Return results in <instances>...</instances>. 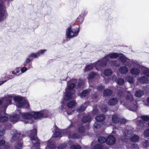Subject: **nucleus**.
I'll use <instances>...</instances> for the list:
<instances>
[{"label":"nucleus","instance_id":"obj_1","mask_svg":"<svg viewBox=\"0 0 149 149\" xmlns=\"http://www.w3.org/2000/svg\"><path fill=\"white\" fill-rule=\"evenodd\" d=\"M77 80L72 79L67 83V86L65 89V92L64 93L63 99L65 100H69L75 97V94L73 93V89L74 88L78 89L80 88L84 84L83 82L80 81L79 82L77 86L76 84L77 82Z\"/></svg>","mask_w":149,"mask_h":149},{"label":"nucleus","instance_id":"obj_2","mask_svg":"<svg viewBox=\"0 0 149 149\" xmlns=\"http://www.w3.org/2000/svg\"><path fill=\"white\" fill-rule=\"evenodd\" d=\"M126 99L127 101L124 102L120 100L121 104L130 110L133 111H137L138 107L137 104L134 101L133 96L130 93H127Z\"/></svg>","mask_w":149,"mask_h":149},{"label":"nucleus","instance_id":"obj_3","mask_svg":"<svg viewBox=\"0 0 149 149\" xmlns=\"http://www.w3.org/2000/svg\"><path fill=\"white\" fill-rule=\"evenodd\" d=\"M109 61V58L107 56L104 57L101 60H99L93 64H89L87 65L85 68V71H87L93 69L94 67L96 68L97 70L98 66L104 67L106 66L107 61Z\"/></svg>","mask_w":149,"mask_h":149},{"label":"nucleus","instance_id":"obj_4","mask_svg":"<svg viewBox=\"0 0 149 149\" xmlns=\"http://www.w3.org/2000/svg\"><path fill=\"white\" fill-rule=\"evenodd\" d=\"M11 133L13 134V136L11 141L12 142L18 141V143L15 146V148L17 149H21L22 147V141L20 133L16 130L14 129L12 130Z\"/></svg>","mask_w":149,"mask_h":149},{"label":"nucleus","instance_id":"obj_5","mask_svg":"<svg viewBox=\"0 0 149 149\" xmlns=\"http://www.w3.org/2000/svg\"><path fill=\"white\" fill-rule=\"evenodd\" d=\"M16 96H15L14 94H8L6 95L1 98L3 101V106L2 107L4 110H5L8 106L12 104V101L13 100L14 101V98Z\"/></svg>","mask_w":149,"mask_h":149},{"label":"nucleus","instance_id":"obj_6","mask_svg":"<svg viewBox=\"0 0 149 149\" xmlns=\"http://www.w3.org/2000/svg\"><path fill=\"white\" fill-rule=\"evenodd\" d=\"M14 101L16 102V106L17 107L28 108L29 107V104L28 101L26 100H23L22 97H16L14 98Z\"/></svg>","mask_w":149,"mask_h":149},{"label":"nucleus","instance_id":"obj_7","mask_svg":"<svg viewBox=\"0 0 149 149\" xmlns=\"http://www.w3.org/2000/svg\"><path fill=\"white\" fill-rule=\"evenodd\" d=\"M79 30V29H67L66 31V41H68L71 38L77 36Z\"/></svg>","mask_w":149,"mask_h":149},{"label":"nucleus","instance_id":"obj_8","mask_svg":"<svg viewBox=\"0 0 149 149\" xmlns=\"http://www.w3.org/2000/svg\"><path fill=\"white\" fill-rule=\"evenodd\" d=\"M29 137L33 144V146L37 147L39 146L40 142L37 137V130L34 129L30 131Z\"/></svg>","mask_w":149,"mask_h":149},{"label":"nucleus","instance_id":"obj_9","mask_svg":"<svg viewBox=\"0 0 149 149\" xmlns=\"http://www.w3.org/2000/svg\"><path fill=\"white\" fill-rule=\"evenodd\" d=\"M148 87V86L144 87L142 88V90H139L136 91L135 93V96L138 97H141L145 93H148L149 91Z\"/></svg>","mask_w":149,"mask_h":149},{"label":"nucleus","instance_id":"obj_10","mask_svg":"<svg viewBox=\"0 0 149 149\" xmlns=\"http://www.w3.org/2000/svg\"><path fill=\"white\" fill-rule=\"evenodd\" d=\"M118 60L119 62L120 63V65L122 64V65H126L127 62H128L129 61V59L127 58L123 54L120 53V55L118 57Z\"/></svg>","mask_w":149,"mask_h":149},{"label":"nucleus","instance_id":"obj_11","mask_svg":"<svg viewBox=\"0 0 149 149\" xmlns=\"http://www.w3.org/2000/svg\"><path fill=\"white\" fill-rule=\"evenodd\" d=\"M126 65L129 67L134 66L136 68H140L141 66L136 60H131L130 59L129 62H127Z\"/></svg>","mask_w":149,"mask_h":149},{"label":"nucleus","instance_id":"obj_12","mask_svg":"<svg viewBox=\"0 0 149 149\" xmlns=\"http://www.w3.org/2000/svg\"><path fill=\"white\" fill-rule=\"evenodd\" d=\"M47 50L46 49H40L36 53H31L28 55L29 58L33 57L34 58H37L40 55L44 54Z\"/></svg>","mask_w":149,"mask_h":149},{"label":"nucleus","instance_id":"obj_13","mask_svg":"<svg viewBox=\"0 0 149 149\" xmlns=\"http://www.w3.org/2000/svg\"><path fill=\"white\" fill-rule=\"evenodd\" d=\"M19 113L21 115L22 118L23 119L29 120L33 118L32 112H26L22 113L20 111H19Z\"/></svg>","mask_w":149,"mask_h":149},{"label":"nucleus","instance_id":"obj_14","mask_svg":"<svg viewBox=\"0 0 149 149\" xmlns=\"http://www.w3.org/2000/svg\"><path fill=\"white\" fill-rule=\"evenodd\" d=\"M140 68L141 69L144 75L149 77V69L148 68L142 66H141ZM146 101L148 104L145 103L144 104L146 105H148L149 104V97L147 98Z\"/></svg>","mask_w":149,"mask_h":149},{"label":"nucleus","instance_id":"obj_15","mask_svg":"<svg viewBox=\"0 0 149 149\" xmlns=\"http://www.w3.org/2000/svg\"><path fill=\"white\" fill-rule=\"evenodd\" d=\"M18 111V113L15 114L11 115L10 116V120L11 122L13 123H15L17 122L20 118V114L19 113Z\"/></svg>","mask_w":149,"mask_h":149},{"label":"nucleus","instance_id":"obj_16","mask_svg":"<svg viewBox=\"0 0 149 149\" xmlns=\"http://www.w3.org/2000/svg\"><path fill=\"white\" fill-rule=\"evenodd\" d=\"M46 148H47V149H54L56 148V144L53 138L48 141L47 146Z\"/></svg>","mask_w":149,"mask_h":149},{"label":"nucleus","instance_id":"obj_17","mask_svg":"<svg viewBox=\"0 0 149 149\" xmlns=\"http://www.w3.org/2000/svg\"><path fill=\"white\" fill-rule=\"evenodd\" d=\"M62 105L60 108V111L62 113L63 112V115L65 116H66L67 115H71L72 112L70 113L69 112L67 111V107L66 104L63 103V102H62Z\"/></svg>","mask_w":149,"mask_h":149},{"label":"nucleus","instance_id":"obj_18","mask_svg":"<svg viewBox=\"0 0 149 149\" xmlns=\"http://www.w3.org/2000/svg\"><path fill=\"white\" fill-rule=\"evenodd\" d=\"M116 142V139L112 135H109L107 139L106 143L109 145H113L115 144Z\"/></svg>","mask_w":149,"mask_h":149},{"label":"nucleus","instance_id":"obj_19","mask_svg":"<svg viewBox=\"0 0 149 149\" xmlns=\"http://www.w3.org/2000/svg\"><path fill=\"white\" fill-rule=\"evenodd\" d=\"M107 56L109 58V61H107V64L108 62H109L110 64L112 66L118 67L120 66V63L118 61H116V60L111 59V60H110L108 56H105L104 57ZM107 64H106L107 65Z\"/></svg>","mask_w":149,"mask_h":149},{"label":"nucleus","instance_id":"obj_20","mask_svg":"<svg viewBox=\"0 0 149 149\" xmlns=\"http://www.w3.org/2000/svg\"><path fill=\"white\" fill-rule=\"evenodd\" d=\"M65 132H66V135H67L69 138L79 139L80 137V136L77 133H74L73 134H72L70 132L67 131V130H65Z\"/></svg>","mask_w":149,"mask_h":149},{"label":"nucleus","instance_id":"obj_21","mask_svg":"<svg viewBox=\"0 0 149 149\" xmlns=\"http://www.w3.org/2000/svg\"><path fill=\"white\" fill-rule=\"evenodd\" d=\"M8 16L6 9L0 11V21H3L6 19Z\"/></svg>","mask_w":149,"mask_h":149},{"label":"nucleus","instance_id":"obj_22","mask_svg":"<svg viewBox=\"0 0 149 149\" xmlns=\"http://www.w3.org/2000/svg\"><path fill=\"white\" fill-rule=\"evenodd\" d=\"M44 113H42V111L35 112L32 111L33 118L35 119H39L43 118L44 116L43 115V114H45Z\"/></svg>","mask_w":149,"mask_h":149},{"label":"nucleus","instance_id":"obj_23","mask_svg":"<svg viewBox=\"0 0 149 149\" xmlns=\"http://www.w3.org/2000/svg\"><path fill=\"white\" fill-rule=\"evenodd\" d=\"M58 127L56 126H54L52 130V132H54L53 137H59L61 136V133L60 132L58 131Z\"/></svg>","mask_w":149,"mask_h":149},{"label":"nucleus","instance_id":"obj_24","mask_svg":"<svg viewBox=\"0 0 149 149\" xmlns=\"http://www.w3.org/2000/svg\"><path fill=\"white\" fill-rule=\"evenodd\" d=\"M133 130L130 128L127 127L123 131V134L125 136L130 137L133 134Z\"/></svg>","mask_w":149,"mask_h":149},{"label":"nucleus","instance_id":"obj_25","mask_svg":"<svg viewBox=\"0 0 149 149\" xmlns=\"http://www.w3.org/2000/svg\"><path fill=\"white\" fill-rule=\"evenodd\" d=\"M137 80L142 84L148 83L149 81L148 78L144 76L139 77L137 79Z\"/></svg>","mask_w":149,"mask_h":149},{"label":"nucleus","instance_id":"obj_26","mask_svg":"<svg viewBox=\"0 0 149 149\" xmlns=\"http://www.w3.org/2000/svg\"><path fill=\"white\" fill-rule=\"evenodd\" d=\"M118 100L116 98H112L110 99L108 101V104L111 106H113L116 104L118 102Z\"/></svg>","mask_w":149,"mask_h":149},{"label":"nucleus","instance_id":"obj_27","mask_svg":"<svg viewBox=\"0 0 149 149\" xmlns=\"http://www.w3.org/2000/svg\"><path fill=\"white\" fill-rule=\"evenodd\" d=\"M113 80L116 81L118 84L119 85H122L124 83V79L122 78H119L116 79V76H113Z\"/></svg>","mask_w":149,"mask_h":149},{"label":"nucleus","instance_id":"obj_28","mask_svg":"<svg viewBox=\"0 0 149 149\" xmlns=\"http://www.w3.org/2000/svg\"><path fill=\"white\" fill-rule=\"evenodd\" d=\"M89 125L88 124L86 126V128L85 129L84 127L82 125H80L78 129V131L79 133H83L85 132L86 130L89 129Z\"/></svg>","mask_w":149,"mask_h":149},{"label":"nucleus","instance_id":"obj_29","mask_svg":"<svg viewBox=\"0 0 149 149\" xmlns=\"http://www.w3.org/2000/svg\"><path fill=\"white\" fill-rule=\"evenodd\" d=\"M130 72L133 75H138L140 73V71L137 68H133L130 70Z\"/></svg>","mask_w":149,"mask_h":149},{"label":"nucleus","instance_id":"obj_30","mask_svg":"<svg viewBox=\"0 0 149 149\" xmlns=\"http://www.w3.org/2000/svg\"><path fill=\"white\" fill-rule=\"evenodd\" d=\"M119 71L121 74L127 73L129 71L128 68L125 66L120 67L119 69Z\"/></svg>","mask_w":149,"mask_h":149},{"label":"nucleus","instance_id":"obj_31","mask_svg":"<svg viewBox=\"0 0 149 149\" xmlns=\"http://www.w3.org/2000/svg\"><path fill=\"white\" fill-rule=\"evenodd\" d=\"M118 91L117 93V95L118 97L120 98H123L125 95V91H124L123 89L121 88L119 89V88H118Z\"/></svg>","mask_w":149,"mask_h":149},{"label":"nucleus","instance_id":"obj_32","mask_svg":"<svg viewBox=\"0 0 149 149\" xmlns=\"http://www.w3.org/2000/svg\"><path fill=\"white\" fill-rule=\"evenodd\" d=\"M105 118V116L104 115L101 114L97 116L95 118V119L97 121H99L103 123V122Z\"/></svg>","mask_w":149,"mask_h":149},{"label":"nucleus","instance_id":"obj_33","mask_svg":"<svg viewBox=\"0 0 149 149\" xmlns=\"http://www.w3.org/2000/svg\"><path fill=\"white\" fill-rule=\"evenodd\" d=\"M120 120V116L118 114H115L113 116L112 121L114 123H117L119 122Z\"/></svg>","mask_w":149,"mask_h":149},{"label":"nucleus","instance_id":"obj_34","mask_svg":"<svg viewBox=\"0 0 149 149\" xmlns=\"http://www.w3.org/2000/svg\"><path fill=\"white\" fill-rule=\"evenodd\" d=\"M82 121L83 123H89L91 121V117L89 115L85 116L82 118Z\"/></svg>","mask_w":149,"mask_h":149},{"label":"nucleus","instance_id":"obj_35","mask_svg":"<svg viewBox=\"0 0 149 149\" xmlns=\"http://www.w3.org/2000/svg\"><path fill=\"white\" fill-rule=\"evenodd\" d=\"M120 55V53H109L108 55L106 56H108L109 57L111 58H116L118 57L119 55Z\"/></svg>","mask_w":149,"mask_h":149},{"label":"nucleus","instance_id":"obj_36","mask_svg":"<svg viewBox=\"0 0 149 149\" xmlns=\"http://www.w3.org/2000/svg\"><path fill=\"white\" fill-rule=\"evenodd\" d=\"M112 93L113 92L111 90L109 89H107L104 90L103 95L104 96H109L111 95Z\"/></svg>","mask_w":149,"mask_h":149},{"label":"nucleus","instance_id":"obj_37","mask_svg":"<svg viewBox=\"0 0 149 149\" xmlns=\"http://www.w3.org/2000/svg\"><path fill=\"white\" fill-rule=\"evenodd\" d=\"M42 113H45V114H43V115L44 116V117H43V118H47V117H50L52 115V114L51 112L49 111H47L46 110H44L42 111H41Z\"/></svg>","mask_w":149,"mask_h":149},{"label":"nucleus","instance_id":"obj_38","mask_svg":"<svg viewBox=\"0 0 149 149\" xmlns=\"http://www.w3.org/2000/svg\"><path fill=\"white\" fill-rule=\"evenodd\" d=\"M86 107V106L85 105V104H82L81 106L77 108L76 111L77 112L81 113L85 110Z\"/></svg>","mask_w":149,"mask_h":149},{"label":"nucleus","instance_id":"obj_39","mask_svg":"<svg viewBox=\"0 0 149 149\" xmlns=\"http://www.w3.org/2000/svg\"><path fill=\"white\" fill-rule=\"evenodd\" d=\"M127 149H139V147L136 143H133L132 144L127 145Z\"/></svg>","mask_w":149,"mask_h":149},{"label":"nucleus","instance_id":"obj_40","mask_svg":"<svg viewBox=\"0 0 149 149\" xmlns=\"http://www.w3.org/2000/svg\"><path fill=\"white\" fill-rule=\"evenodd\" d=\"M1 112H0V122H4L7 121L8 120V117L3 116L1 114Z\"/></svg>","mask_w":149,"mask_h":149},{"label":"nucleus","instance_id":"obj_41","mask_svg":"<svg viewBox=\"0 0 149 149\" xmlns=\"http://www.w3.org/2000/svg\"><path fill=\"white\" fill-rule=\"evenodd\" d=\"M139 139V136L137 135H134L130 138V140L133 142H136Z\"/></svg>","mask_w":149,"mask_h":149},{"label":"nucleus","instance_id":"obj_42","mask_svg":"<svg viewBox=\"0 0 149 149\" xmlns=\"http://www.w3.org/2000/svg\"><path fill=\"white\" fill-rule=\"evenodd\" d=\"M89 92V90H84L80 94V96L81 98H83L88 95Z\"/></svg>","mask_w":149,"mask_h":149},{"label":"nucleus","instance_id":"obj_43","mask_svg":"<svg viewBox=\"0 0 149 149\" xmlns=\"http://www.w3.org/2000/svg\"><path fill=\"white\" fill-rule=\"evenodd\" d=\"M112 73V70L110 69H107L104 71V74L106 76H110Z\"/></svg>","mask_w":149,"mask_h":149},{"label":"nucleus","instance_id":"obj_44","mask_svg":"<svg viewBox=\"0 0 149 149\" xmlns=\"http://www.w3.org/2000/svg\"><path fill=\"white\" fill-rule=\"evenodd\" d=\"M125 79L127 82L130 84H132L134 83V80L133 77L127 76L126 78Z\"/></svg>","mask_w":149,"mask_h":149},{"label":"nucleus","instance_id":"obj_45","mask_svg":"<svg viewBox=\"0 0 149 149\" xmlns=\"http://www.w3.org/2000/svg\"><path fill=\"white\" fill-rule=\"evenodd\" d=\"M103 123L99 121H97L94 123L93 127L95 128H99L102 125Z\"/></svg>","mask_w":149,"mask_h":149},{"label":"nucleus","instance_id":"obj_46","mask_svg":"<svg viewBox=\"0 0 149 149\" xmlns=\"http://www.w3.org/2000/svg\"><path fill=\"white\" fill-rule=\"evenodd\" d=\"M98 141L99 143H103L106 142L107 139L104 137L100 136L98 137Z\"/></svg>","mask_w":149,"mask_h":149},{"label":"nucleus","instance_id":"obj_47","mask_svg":"<svg viewBox=\"0 0 149 149\" xmlns=\"http://www.w3.org/2000/svg\"><path fill=\"white\" fill-rule=\"evenodd\" d=\"M97 73L96 72H92L88 75V80L92 79L97 76Z\"/></svg>","mask_w":149,"mask_h":149},{"label":"nucleus","instance_id":"obj_48","mask_svg":"<svg viewBox=\"0 0 149 149\" xmlns=\"http://www.w3.org/2000/svg\"><path fill=\"white\" fill-rule=\"evenodd\" d=\"M1 2H0V11L2 10L3 9H6L5 6L4 5L3 1V0H1ZM8 1H11L13 0H7Z\"/></svg>","mask_w":149,"mask_h":149},{"label":"nucleus","instance_id":"obj_49","mask_svg":"<svg viewBox=\"0 0 149 149\" xmlns=\"http://www.w3.org/2000/svg\"><path fill=\"white\" fill-rule=\"evenodd\" d=\"M84 17L81 15H79L76 19V21L79 23H82L84 21Z\"/></svg>","mask_w":149,"mask_h":149},{"label":"nucleus","instance_id":"obj_50","mask_svg":"<svg viewBox=\"0 0 149 149\" xmlns=\"http://www.w3.org/2000/svg\"><path fill=\"white\" fill-rule=\"evenodd\" d=\"M75 102L73 100L67 104V106L69 108H72L75 104Z\"/></svg>","mask_w":149,"mask_h":149},{"label":"nucleus","instance_id":"obj_51","mask_svg":"<svg viewBox=\"0 0 149 149\" xmlns=\"http://www.w3.org/2000/svg\"><path fill=\"white\" fill-rule=\"evenodd\" d=\"M70 148L71 149H81V147L79 145H72L70 146Z\"/></svg>","mask_w":149,"mask_h":149},{"label":"nucleus","instance_id":"obj_52","mask_svg":"<svg viewBox=\"0 0 149 149\" xmlns=\"http://www.w3.org/2000/svg\"><path fill=\"white\" fill-rule=\"evenodd\" d=\"M30 58L27 57L26 58L25 61H24L23 63V65L24 66H26L31 61V60L29 58Z\"/></svg>","mask_w":149,"mask_h":149},{"label":"nucleus","instance_id":"obj_53","mask_svg":"<svg viewBox=\"0 0 149 149\" xmlns=\"http://www.w3.org/2000/svg\"><path fill=\"white\" fill-rule=\"evenodd\" d=\"M94 149H103V145L102 144H96L94 146Z\"/></svg>","mask_w":149,"mask_h":149},{"label":"nucleus","instance_id":"obj_54","mask_svg":"<svg viewBox=\"0 0 149 149\" xmlns=\"http://www.w3.org/2000/svg\"><path fill=\"white\" fill-rule=\"evenodd\" d=\"M67 144L64 143L60 144L58 147V149H64L66 146Z\"/></svg>","mask_w":149,"mask_h":149},{"label":"nucleus","instance_id":"obj_55","mask_svg":"<svg viewBox=\"0 0 149 149\" xmlns=\"http://www.w3.org/2000/svg\"><path fill=\"white\" fill-rule=\"evenodd\" d=\"M104 88L105 87L104 86L101 84H100L97 86L96 88L98 91H102Z\"/></svg>","mask_w":149,"mask_h":149},{"label":"nucleus","instance_id":"obj_56","mask_svg":"<svg viewBox=\"0 0 149 149\" xmlns=\"http://www.w3.org/2000/svg\"><path fill=\"white\" fill-rule=\"evenodd\" d=\"M28 70L27 68L25 67H22L20 69L21 72L19 74L20 75L25 73Z\"/></svg>","mask_w":149,"mask_h":149},{"label":"nucleus","instance_id":"obj_57","mask_svg":"<svg viewBox=\"0 0 149 149\" xmlns=\"http://www.w3.org/2000/svg\"><path fill=\"white\" fill-rule=\"evenodd\" d=\"M143 134L145 138L149 136V129L145 130L144 131Z\"/></svg>","mask_w":149,"mask_h":149},{"label":"nucleus","instance_id":"obj_58","mask_svg":"<svg viewBox=\"0 0 149 149\" xmlns=\"http://www.w3.org/2000/svg\"><path fill=\"white\" fill-rule=\"evenodd\" d=\"M101 110L103 112H105L107 110V105H103L101 108Z\"/></svg>","mask_w":149,"mask_h":149},{"label":"nucleus","instance_id":"obj_59","mask_svg":"<svg viewBox=\"0 0 149 149\" xmlns=\"http://www.w3.org/2000/svg\"><path fill=\"white\" fill-rule=\"evenodd\" d=\"M143 120L145 121H147L149 120V116H142L140 118Z\"/></svg>","mask_w":149,"mask_h":149},{"label":"nucleus","instance_id":"obj_60","mask_svg":"<svg viewBox=\"0 0 149 149\" xmlns=\"http://www.w3.org/2000/svg\"><path fill=\"white\" fill-rule=\"evenodd\" d=\"M143 145L146 148H147L146 149H149L148 148V147L149 146V141H146L143 143Z\"/></svg>","mask_w":149,"mask_h":149},{"label":"nucleus","instance_id":"obj_61","mask_svg":"<svg viewBox=\"0 0 149 149\" xmlns=\"http://www.w3.org/2000/svg\"><path fill=\"white\" fill-rule=\"evenodd\" d=\"M126 120L124 118H120V120L119 121V122L121 124H125L126 123Z\"/></svg>","mask_w":149,"mask_h":149},{"label":"nucleus","instance_id":"obj_62","mask_svg":"<svg viewBox=\"0 0 149 149\" xmlns=\"http://www.w3.org/2000/svg\"><path fill=\"white\" fill-rule=\"evenodd\" d=\"M5 130L4 129L0 130V136H3L5 133Z\"/></svg>","mask_w":149,"mask_h":149},{"label":"nucleus","instance_id":"obj_63","mask_svg":"<svg viewBox=\"0 0 149 149\" xmlns=\"http://www.w3.org/2000/svg\"><path fill=\"white\" fill-rule=\"evenodd\" d=\"M87 14V12L85 10H83L82 11L81 14L80 15H81L82 16L84 17Z\"/></svg>","mask_w":149,"mask_h":149},{"label":"nucleus","instance_id":"obj_64","mask_svg":"<svg viewBox=\"0 0 149 149\" xmlns=\"http://www.w3.org/2000/svg\"><path fill=\"white\" fill-rule=\"evenodd\" d=\"M5 78L6 79L5 80H4V81H3L4 83L8 81L11 79L9 77V76H8V75L7 76H5Z\"/></svg>","mask_w":149,"mask_h":149}]
</instances>
